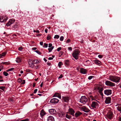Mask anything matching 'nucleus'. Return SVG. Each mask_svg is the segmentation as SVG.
Masks as SVG:
<instances>
[{
    "instance_id": "8",
    "label": "nucleus",
    "mask_w": 121,
    "mask_h": 121,
    "mask_svg": "<svg viewBox=\"0 0 121 121\" xmlns=\"http://www.w3.org/2000/svg\"><path fill=\"white\" fill-rule=\"evenodd\" d=\"M41 62V60H34L32 61V63L31 64V66L32 67L35 66L34 64H37L40 63Z\"/></svg>"
},
{
    "instance_id": "28",
    "label": "nucleus",
    "mask_w": 121,
    "mask_h": 121,
    "mask_svg": "<svg viewBox=\"0 0 121 121\" xmlns=\"http://www.w3.org/2000/svg\"><path fill=\"white\" fill-rule=\"evenodd\" d=\"M90 97L92 101V100H96V101H98L97 100L95 99L94 98V97L92 96H90Z\"/></svg>"
},
{
    "instance_id": "10",
    "label": "nucleus",
    "mask_w": 121,
    "mask_h": 121,
    "mask_svg": "<svg viewBox=\"0 0 121 121\" xmlns=\"http://www.w3.org/2000/svg\"><path fill=\"white\" fill-rule=\"evenodd\" d=\"M82 110L86 112H88L90 111V110L86 107L83 106L80 108Z\"/></svg>"
},
{
    "instance_id": "9",
    "label": "nucleus",
    "mask_w": 121,
    "mask_h": 121,
    "mask_svg": "<svg viewBox=\"0 0 121 121\" xmlns=\"http://www.w3.org/2000/svg\"><path fill=\"white\" fill-rule=\"evenodd\" d=\"M15 21V19H11L9 20L8 22L6 24V25L7 26H9L11 24L14 22Z\"/></svg>"
},
{
    "instance_id": "49",
    "label": "nucleus",
    "mask_w": 121,
    "mask_h": 121,
    "mask_svg": "<svg viewBox=\"0 0 121 121\" xmlns=\"http://www.w3.org/2000/svg\"><path fill=\"white\" fill-rule=\"evenodd\" d=\"M38 97H39L38 96H37L34 95L33 96V97H32V98L34 99H35V98H37Z\"/></svg>"
},
{
    "instance_id": "6",
    "label": "nucleus",
    "mask_w": 121,
    "mask_h": 121,
    "mask_svg": "<svg viewBox=\"0 0 121 121\" xmlns=\"http://www.w3.org/2000/svg\"><path fill=\"white\" fill-rule=\"evenodd\" d=\"M113 113L111 112H108L106 114L107 117L110 120H111L113 118Z\"/></svg>"
},
{
    "instance_id": "55",
    "label": "nucleus",
    "mask_w": 121,
    "mask_h": 121,
    "mask_svg": "<svg viewBox=\"0 0 121 121\" xmlns=\"http://www.w3.org/2000/svg\"><path fill=\"white\" fill-rule=\"evenodd\" d=\"M6 54V53L5 52L3 53L1 55H2V56H4Z\"/></svg>"
},
{
    "instance_id": "25",
    "label": "nucleus",
    "mask_w": 121,
    "mask_h": 121,
    "mask_svg": "<svg viewBox=\"0 0 121 121\" xmlns=\"http://www.w3.org/2000/svg\"><path fill=\"white\" fill-rule=\"evenodd\" d=\"M33 60H29L28 61V62L29 64V65H30V66L31 67H32L31 66V64L33 63L32 62Z\"/></svg>"
},
{
    "instance_id": "34",
    "label": "nucleus",
    "mask_w": 121,
    "mask_h": 121,
    "mask_svg": "<svg viewBox=\"0 0 121 121\" xmlns=\"http://www.w3.org/2000/svg\"><path fill=\"white\" fill-rule=\"evenodd\" d=\"M103 89V88H98V90H99V92H102Z\"/></svg>"
},
{
    "instance_id": "39",
    "label": "nucleus",
    "mask_w": 121,
    "mask_h": 121,
    "mask_svg": "<svg viewBox=\"0 0 121 121\" xmlns=\"http://www.w3.org/2000/svg\"><path fill=\"white\" fill-rule=\"evenodd\" d=\"M22 81V79L20 78H19L18 79V82L19 83H21Z\"/></svg>"
},
{
    "instance_id": "14",
    "label": "nucleus",
    "mask_w": 121,
    "mask_h": 121,
    "mask_svg": "<svg viewBox=\"0 0 121 121\" xmlns=\"http://www.w3.org/2000/svg\"><path fill=\"white\" fill-rule=\"evenodd\" d=\"M111 98V97H109L106 98L105 102L106 104H109L110 103Z\"/></svg>"
},
{
    "instance_id": "41",
    "label": "nucleus",
    "mask_w": 121,
    "mask_h": 121,
    "mask_svg": "<svg viewBox=\"0 0 121 121\" xmlns=\"http://www.w3.org/2000/svg\"><path fill=\"white\" fill-rule=\"evenodd\" d=\"M23 49V48L22 47H19L18 48V50L20 51H21Z\"/></svg>"
},
{
    "instance_id": "50",
    "label": "nucleus",
    "mask_w": 121,
    "mask_h": 121,
    "mask_svg": "<svg viewBox=\"0 0 121 121\" xmlns=\"http://www.w3.org/2000/svg\"><path fill=\"white\" fill-rule=\"evenodd\" d=\"M61 49V47H59L57 49V51H60Z\"/></svg>"
},
{
    "instance_id": "32",
    "label": "nucleus",
    "mask_w": 121,
    "mask_h": 121,
    "mask_svg": "<svg viewBox=\"0 0 121 121\" xmlns=\"http://www.w3.org/2000/svg\"><path fill=\"white\" fill-rule=\"evenodd\" d=\"M63 65V64L62 62L60 61L59 62L58 64V66L59 67H60L61 65Z\"/></svg>"
},
{
    "instance_id": "1",
    "label": "nucleus",
    "mask_w": 121,
    "mask_h": 121,
    "mask_svg": "<svg viewBox=\"0 0 121 121\" xmlns=\"http://www.w3.org/2000/svg\"><path fill=\"white\" fill-rule=\"evenodd\" d=\"M109 80L115 82H118L119 81L120 78L115 76L110 75L109 77Z\"/></svg>"
},
{
    "instance_id": "59",
    "label": "nucleus",
    "mask_w": 121,
    "mask_h": 121,
    "mask_svg": "<svg viewBox=\"0 0 121 121\" xmlns=\"http://www.w3.org/2000/svg\"><path fill=\"white\" fill-rule=\"evenodd\" d=\"M70 41V40L69 39L67 40L66 42L67 43H69Z\"/></svg>"
},
{
    "instance_id": "38",
    "label": "nucleus",
    "mask_w": 121,
    "mask_h": 121,
    "mask_svg": "<svg viewBox=\"0 0 121 121\" xmlns=\"http://www.w3.org/2000/svg\"><path fill=\"white\" fill-rule=\"evenodd\" d=\"M35 52H36V53H37L38 54L40 55L41 54V53L40 52H39L38 51V50H35Z\"/></svg>"
},
{
    "instance_id": "12",
    "label": "nucleus",
    "mask_w": 121,
    "mask_h": 121,
    "mask_svg": "<svg viewBox=\"0 0 121 121\" xmlns=\"http://www.w3.org/2000/svg\"><path fill=\"white\" fill-rule=\"evenodd\" d=\"M69 113L73 116H74V113L75 112L74 111L72 108H69L68 110Z\"/></svg>"
},
{
    "instance_id": "18",
    "label": "nucleus",
    "mask_w": 121,
    "mask_h": 121,
    "mask_svg": "<svg viewBox=\"0 0 121 121\" xmlns=\"http://www.w3.org/2000/svg\"><path fill=\"white\" fill-rule=\"evenodd\" d=\"M87 72V70L83 68H81L80 70V72L83 74H85Z\"/></svg>"
},
{
    "instance_id": "62",
    "label": "nucleus",
    "mask_w": 121,
    "mask_h": 121,
    "mask_svg": "<svg viewBox=\"0 0 121 121\" xmlns=\"http://www.w3.org/2000/svg\"><path fill=\"white\" fill-rule=\"evenodd\" d=\"M26 70V72H30V69H27Z\"/></svg>"
},
{
    "instance_id": "36",
    "label": "nucleus",
    "mask_w": 121,
    "mask_h": 121,
    "mask_svg": "<svg viewBox=\"0 0 121 121\" xmlns=\"http://www.w3.org/2000/svg\"><path fill=\"white\" fill-rule=\"evenodd\" d=\"M59 37V35H55L54 36V39L56 38L57 39H58Z\"/></svg>"
},
{
    "instance_id": "61",
    "label": "nucleus",
    "mask_w": 121,
    "mask_h": 121,
    "mask_svg": "<svg viewBox=\"0 0 121 121\" xmlns=\"http://www.w3.org/2000/svg\"><path fill=\"white\" fill-rule=\"evenodd\" d=\"M35 82H34L33 84V87H34L35 86Z\"/></svg>"
},
{
    "instance_id": "17",
    "label": "nucleus",
    "mask_w": 121,
    "mask_h": 121,
    "mask_svg": "<svg viewBox=\"0 0 121 121\" xmlns=\"http://www.w3.org/2000/svg\"><path fill=\"white\" fill-rule=\"evenodd\" d=\"M62 99L64 102H68L69 100V98L68 96L63 97Z\"/></svg>"
},
{
    "instance_id": "47",
    "label": "nucleus",
    "mask_w": 121,
    "mask_h": 121,
    "mask_svg": "<svg viewBox=\"0 0 121 121\" xmlns=\"http://www.w3.org/2000/svg\"><path fill=\"white\" fill-rule=\"evenodd\" d=\"M48 50L49 52H51L52 50L51 48H49L48 49Z\"/></svg>"
},
{
    "instance_id": "58",
    "label": "nucleus",
    "mask_w": 121,
    "mask_h": 121,
    "mask_svg": "<svg viewBox=\"0 0 121 121\" xmlns=\"http://www.w3.org/2000/svg\"><path fill=\"white\" fill-rule=\"evenodd\" d=\"M39 43L40 45L41 46H42L43 45V42H40Z\"/></svg>"
},
{
    "instance_id": "15",
    "label": "nucleus",
    "mask_w": 121,
    "mask_h": 121,
    "mask_svg": "<svg viewBox=\"0 0 121 121\" xmlns=\"http://www.w3.org/2000/svg\"><path fill=\"white\" fill-rule=\"evenodd\" d=\"M94 62L96 64L99 65H101V62L99 60L96 59L94 60Z\"/></svg>"
},
{
    "instance_id": "43",
    "label": "nucleus",
    "mask_w": 121,
    "mask_h": 121,
    "mask_svg": "<svg viewBox=\"0 0 121 121\" xmlns=\"http://www.w3.org/2000/svg\"><path fill=\"white\" fill-rule=\"evenodd\" d=\"M64 39V37L63 36H62L60 37V41H62Z\"/></svg>"
},
{
    "instance_id": "11",
    "label": "nucleus",
    "mask_w": 121,
    "mask_h": 121,
    "mask_svg": "<svg viewBox=\"0 0 121 121\" xmlns=\"http://www.w3.org/2000/svg\"><path fill=\"white\" fill-rule=\"evenodd\" d=\"M112 90H106L104 91V93L105 94L108 95H111L112 94Z\"/></svg>"
},
{
    "instance_id": "35",
    "label": "nucleus",
    "mask_w": 121,
    "mask_h": 121,
    "mask_svg": "<svg viewBox=\"0 0 121 121\" xmlns=\"http://www.w3.org/2000/svg\"><path fill=\"white\" fill-rule=\"evenodd\" d=\"M18 26V25L16 24L14 25V26H13V28L14 29H16L17 28Z\"/></svg>"
},
{
    "instance_id": "53",
    "label": "nucleus",
    "mask_w": 121,
    "mask_h": 121,
    "mask_svg": "<svg viewBox=\"0 0 121 121\" xmlns=\"http://www.w3.org/2000/svg\"><path fill=\"white\" fill-rule=\"evenodd\" d=\"M14 69V68H10L9 69V71H12Z\"/></svg>"
},
{
    "instance_id": "20",
    "label": "nucleus",
    "mask_w": 121,
    "mask_h": 121,
    "mask_svg": "<svg viewBox=\"0 0 121 121\" xmlns=\"http://www.w3.org/2000/svg\"><path fill=\"white\" fill-rule=\"evenodd\" d=\"M59 116L61 117H62L65 115V114L63 112H60L58 113Z\"/></svg>"
},
{
    "instance_id": "22",
    "label": "nucleus",
    "mask_w": 121,
    "mask_h": 121,
    "mask_svg": "<svg viewBox=\"0 0 121 121\" xmlns=\"http://www.w3.org/2000/svg\"><path fill=\"white\" fill-rule=\"evenodd\" d=\"M53 97H57L60 99L61 98V96L60 95L59 93H56L54 95Z\"/></svg>"
},
{
    "instance_id": "24",
    "label": "nucleus",
    "mask_w": 121,
    "mask_h": 121,
    "mask_svg": "<svg viewBox=\"0 0 121 121\" xmlns=\"http://www.w3.org/2000/svg\"><path fill=\"white\" fill-rule=\"evenodd\" d=\"M45 113L43 109H42L41 111V112L40 113L41 116H43L45 114Z\"/></svg>"
},
{
    "instance_id": "64",
    "label": "nucleus",
    "mask_w": 121,
    "mask_h": 121,
    "mask_svg": "<svg viewBox=\"0 0 121 121\" xmlns=\"http://www.w3.org/2000/svg\"><path fill=\"white\" fill-rule=\"evenodd\" d=\"M48 30L47 29H45V32L46 33L48 32Z\"/></svg>"
},
{
    "instance_id": "23",
    "label": "nucleus",
    "mask_w": 121,
    "mask_h": 121,
    "mask_svg": "<svg viewBox=\"0 0 121 121\" xmlns=\"http://www.w3.org/2000/svg\"><path fill=\"white\" fill-rule=\"evenodd\" d=\"M69 60H65V66H68L69 65Z\"/></svg>"
},
{
    "instance_id": "48",
    "label": "nucleus",
    "mask_w": 121,
    "mask_h": 121,
    "mask_svg": "<svg viewBox=\"0 0 121 121\" xmlns=\"http://www.w3.org/2000/svg\"><path fill=\"white\" fill-rule=\"evenodd\" d=\"M64 52L63 51H60L59 52V54L61 56L63 54Z\"/></svg>"
},
{
    "instance_id": "29",
    "label": "nucleus",
    "mask_w": 121,
    "mask_h": 121,
    "mask_svg": "<svg viewBox=\"0 0 121 121\" xmlns=\"http://www.w3.org/2000/svg\"><path fill=\"white\" fill-rule=\"evenodd\" d=\"M117 108L119 111L121 112V106H119Z\"/></svg>"
},
{
    "instance_id": "54",
    "label": "nucleus",
    "mask_w": 121,
    "mask_h": 121,
    "mask_svg": "<svg viewBox=\"0 0 121 121\" xmlns=\"http://www.w3.org/2000/svg\"><path fill=\"white\" fill-rule=\"evenodd\" d=\"M63 77V75L62 74H61L59 77H58V79L61 78Z\"/></svg>"
},
{
    "instance_id": "4",
    "label": "nucleus",
    "mask_w": 121,
    "mask_h": 121,
    "mask_svg": "<svg viewBox=\"0 0 121 121\" xmlns=\"http://www.w3.org/2000/svg\"><path fill=\"white\" fill-rule=\"evenodd\" d=\"M87 101V99L85 96H82L80 99V101L83 104L86 103Z\"/></svg>"
},
{
    "instance_id": "27",
    "label": "nucleus",
    "mask_w": 121,
    "mask_h": 121,
    "mask_svg": "<svg viewBox=\"0 0 121 121\" xmlns=\"http://www.w3.org/2000/svg\"><path fill=\"white\" fill-rule=\"evenodd\" d=\"M65 117L69 119H70L72 117L70 115H69L67 114L66 115Z\"/></svg>"
},
{
    "instance_id": "44",
    "label": "nucleus",
    "mask_w": 121,
    "mask_h": 121,
    "mask_svg": "<svg viewBox=\"0 0 121 121\" xmlns=\"http://www.w3.org/2000/svg\"><path fill=\"white\" fill-rule=\"evenodd\" d=\"M93 76H90L88 77V79L89 80H91L93 78Z\"/></svg>"
},
{
    "instance_id": "3",
    "label": "nucleus",
    "mask_w": 121,
    "mask_h": 121,
    "mask_svg": "<svg viewBox=\"0 0 121 121\" xmlns=\"http://www.w3.org/2000/svg\"><path fill=\"white\" fill-rule=\"evenodd\" d=\"M8 19V17L5 16H0V22H5Z\"/></svg>"
},
{
    "instance_id": "16",
    "label": "nucleus",
    "mask_w": 121,
    "mask_h": 121,
    "mask_svg": "<svg viewBox=\"0 0 121 121\" xmlns=\"http://www.w3.org/2000/svg\"><path fill=\"white\" fill-rule=\"evenodd\" d=\"M82 114V113L79 111H77L75 113V116L76 118H77L79 116L81 115Z\"/></svg>"
},
{
    "instance_id": "13",
    "label": "nucleus",
    "mask_w": 121,
    "mask_h": 121,
    "mask_svg": "<svg viewBox=\"0 0 121 121\" xmlns=\"http://www.w3.org/2000/svg\"><path fill=\"white\" fill-rule=\"evenodd\" d=\"M59 101V100L57 99L54 98L51 100L50 102L52 104H56Z\"/></svg>"
},
{
    "instance_id": "26",
    "label": "nucleus",
    "mask_w": 121,
    "mask_h": 121,
    "mask_svg": "<svg viewBox=\"0 0 121 121\" xmlns=\"http://www.w3.org/2000/svg\"><path fill=\"white\" fill-rule=\"evenodd\" d=\"M16 61L17 63H20L21 61V60L20 58H17Z\"/></svg>"
},
{
    "instance_id": "19",
    "label": "nucleus",
    "mask_w": 121,
    "mask_h": 121,
    "mask_svg": "<svg viewBox=\"0 0 121 121\" xmlns=\"http://www.w3.org/2000/svg\"><path fill=\"white\" fill-rule=\"evenodd\" d=\"M49 112L50 114L52 115L55 114L56 112L55 110L53 109H49Z\"/></svg>"
},
{
    "instance_id": "40",
    "label": "nucleus",
    "mask_w": 121,
    "mask_h": 121,
    "mask_svg": "<svg viewBox=\"0 0 121 121\" xmlns=\"http://www.w3.org/2000/svg\"><path fill=\"white\" fill-rule=\"evenodd\" d=\"M29 120L28 118H26L25 119H23L22 120H21L20 121H29Z\"/></svg>"
},
{
    "instance_id": "5",
    "label": "nucleus",
    "mask_w": 121,
    "mask_h": 121,
    "mask_svg": "<svg viewBox=\"0 0 121 121\" xmlns=\"http://www.w3.org/2000/svg\"><path fill=\"white\" fill-rule=\"evenodd\" d=\"M106 85L110 86H115V84L107 80L105 82Z\"/></svg>"
},
{
    "instance_id": "30",
    "label": "nucleus",
    "mask_w": 121,
    "mask_h": 121,
    "mask_svg": "<svg viewBox=\"0 0 121 121\" xmlns=\"http://www.w3.org/2000/svg\"><path fill=\"white\" fill-rule=\"evenodd\" d=\"M5 86H0V89H1L3 91H4L5 89Z\"/></svg>"
},
{
    "instance_id": "60",
    "label": "nucleus",
    "mask_w": 121,
    "mask_h": 121,
    "mask_svg": "<svg viewBox=\"0 0 121 121\" xmlns=\"http://www.w3.org/2000/svg\"><path fill=\"white\" fill-rule=\"evenodd\" d=\"M48 59L49 60H52L53 59V58L52 57H49L48 58Z\"/></svg>"
},
{
    "instance_id": "2",
    "label": "nucleus",
    "mask_w": 121,
    "mask_h": 121,
    "mask_svg": "<svg viewBox=\"0 0 121 121\" xmlns=\"http://www.w3.org/2000/svg\"><path fill=\"white\" fill-rule=\"evenodd\" d=\"M80 52L78 50L75 49L72 54L73 57L76 60L78 58V56Z\"/></svg>"
},
{
    "instance_id": "42",
    "label": "nucleus",
    "mask_w": 121,
    "mask_h": 121,
    "mask_svg": "<svg viewBox=\"0 0 121 121\" xmlns=\"http://www.w3.org/2000/svg\"><path fill=\"white\" fill-rule=\"evenodd\" d=\"M51 38V37L50 36H48L47 37V40H48L50 39Z\"/></svg>"
},
{
    "instance_id": "37",
    "label": "nucleus",
    "mask_w": 121,
    "mask_h": 121,
    "mask_svg": "<svg viewBox=\"0 0 121 121\" xmlns=\"http://www.w3.org/2000/svg\"><path fill=\"white\" fill-rule=\"evenodd\" d=\"M2 64H5L6 65H8L9 64V63L8 62H2Z\"/></svg>"
},
{
    "instance_id": "45",
    "label": "nucleus",
    "mask_w": 121,
    "mask_h": 121,
    "mask_svg": "<svg viewBox=\"0 0 121 121\" xmlns=\"http://www.w3.org/2000/svg\"><path fill=\"white\" fill-rule=\"evenodd\" d=\"M98 57L99 58H101L103 57V56L101 55H99L98 56Z\"/></svg>"
},
{
    "instance_id": "63",
    "label": "nucleus",
    "mask_w": 121,
    "mask_h": 121,
    "mask_svg": "<svg viewBox=\"0 0 121 121\" xmlns=\"http://www.w3.org/2000/svg\"><path fill=\"white\" fill-rule=\"evenodd\" d=\"M37 48L36 47L33 48H32V49L33 50H36L37 49Z\"/></svg>"
},
{
    "instance_id": "57",
    "label": "nucleus",
    "mask_w": 121,
    "mask_h": 121,
    "mask_svg": "<svg viewBox=\"0 0 121 121\" xmlns=\"http://www.w3.org/2000/svg\"><path fill=\"white\" fill-rule=\"evenodd\" d=\"M99 92V94H100L102 96H103V93H102V92Z\"/></svg>"
},
{
    "instance_id": "21",
    "label": "nucleus",
    "mask_w": 121,
    "mask_h": 121,
    "mask_svg": "<svg viewBox=\"0 0 121 121\" xmlns=\"http://www.w3.org/2000/svg\"><path fill=\"white\" fill-rule=\"evenodd\" d=\"M48 121H54V120L53 117L52 116H50L48 118Z\"/></svg>"
},
{
    "instance_id": "56",
    "label": "nucleus",
    "mask_w": 121,
    "mask_h": 121,
    "mask_svg": "<svg viewBox=\"0 0 121 121\" xmlns=\"http://www.w3.org/2000/svg\"><path fill=\"white\" fill-rule=\"evenodd\" d=\"M25 80H24L23 81V82L21 83V84L23 85L25 83Z\"/></svg>"
},
{
    "instance_id": "51",
    "label": "nucleus",
    "mask_w": 121,
    "mask_h": 121,
    "mask_svg": "<svg viewBox=\"0 0 121 121\" xmlns=\"http://www.w3.org/2000/svg\"><path fill=\"white\" fill-rule=\"evenodd\" d=\"M37 90H37V89H35L34 91V93H36V92H37Z\"/></svg>"
},
{
    "instance_id": "7",
    "label": "nucleus",
    "mask_w": 121,
    "mask_h": 121,
    "mask_svg": "<svg viewBox=\"0 0 121 121\" xmlns=\"http://www.w3.org/2000/svg\"><path fill=\"white\" fill-rule=\"evenodd\" d=\"M91 106L93 108H96L98 107L99 104L96 102L93 101Z\"/></svg>"
},
{
    "instance_id": "52",
    "label": "nucleus",
    "mask_w": 121,
    "mask_h": 121,
    "mask_svg": "<svg viewBox=\"0 0 121 121\" xmlns=\"http://www.w3.org/2000/svg\"><path fill=\"white\" fill-rule=\"evenodd\" d=\"M68 49L70 51H72V48L71 47H69L68 48Z\"/></svg>"
},
{
    "instance_id": "46",
    "label": "nucleus",
    "mask_w": 121,
    "mask_h": 121,
    "mask_svg": "<svg viewBox=\"0 0 121 121\" xmlns=\"http://www.w3.org/2000/svg\"><path fill=\"white\" fill-rule=\"evenodd\" d=\"M52 44L51 43H49L48 44V47L50 48L52 46Z\"/></svg>"
},
{
    "instance_id": "31",
    "label": "nucleus",
    "mask_w": 121,
    "mask_h": 121,
    "mask_svg": "<svg viewBox=\"0 0 121 121\" xmlns=\"http://www.w3.org/2000/svg\"><path fill=\"white\" fill-rule=\"evenodd\" d=\"M3 74L5 76H7L8 75V73L5 71H4L3 73Z\"/></svg>"
},
{
    "instance_id": "33",
    "label": "nucleus",
    "mask_w": 121,
    "mask_h": 121,
    "mask_svg": "<svg viewBox=\"0 0 121 121\" xmlns=\"http://www.w3.org/2000/svg\"><path fill=\"white\" fill-rule=\"evenodd\" d=\"M48 46V44L46 43H44L43 46V48H47Z\"/></svg>"
}]
</instances>
